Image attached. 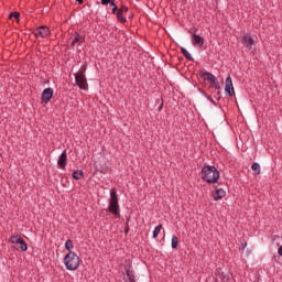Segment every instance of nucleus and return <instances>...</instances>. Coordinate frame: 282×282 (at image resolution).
I'll return each mask as SVG.
<instances>
[{
  "label": "nucleus",
  "instance_id": "nucleus-1",
  "mask_svg": "<svg viewBox=\"0 0 282 282\" xmlns=\"http://www.w3.org/2000/svg\"><path fill=\"white\" fill-rule=\"evenodd\" d=\"M202 181L207 184H217L219 182V170L215 165H205L200 171Z\"/></svg>",
  "mask_w": 282,
  "mask_h": 282
},
{
  "label": "nucleus",
  "instance_id": "nucleus-2",
  "mask_svg": "<svg viewBox=\"0 0 282 282\" xmlns=\"http://www.w3.org/2000/svg\"><path fill=\"white\" fill-rule=\"evenodd\" d=\"M108 213L115 217V219H120V203L118 198V191L116 187L110 189V199L108 204Z\"/></svg>",
  "mask_w": 282,
  "mask_h": 282
},
{
  "label": "nucleus",
  "instance_id": "nucleus-3",
  "mask_svg": "<svg viewBox=\"0 0 282 282\" xmlns=\"http://www.w3.org/2000/svg\"><path fill=\"white\" fill-rule=\"evenodd\" d=\"M87 72V64H83L79 70L75 74V82L79 89L83 91H87L89 89V84L87 83V76L85 73Z\"/></svg>",
  "mask_w": 282,
  "mask_h": 282
},
{
  "label": "nucleus",
  "instance_id": "nucleus-4",
  "mask_svg": "<svg viewBox=\"0 0 282 282\" xmlns=\"http://www.w3.org/2000/svg\"><path fill=\"white\" fill-rule=\"evenodd\" d=\"M64 265L66 267V270H78V267L80 265V258L76 252L69 251L65 257H64Z\"/></svg>",
  "mask_w": 282,
  "mask_h": 282
},
{
  "label": "nucleus",
  "instance_id": "nucleus-5",
  "mask_svg": "<svg viewBox=\"0 0 282 282\" xmlns=\"http://www.w3.org/2000/svg\"><path fill=\"white\" fill-rule=\"evenodd\" d=\"M200 78H204V80H208L209 85L214 87V89H221V86L219 85V80H217V77L213 75L210 72H200L199 74Z\"/></svg>",
  "mask_w": 282,
  "mask_h": 282
},
{
  "label": "nucleus",
  "instance_id": "nucleus-6",
  "mask_svg": "<svg viewBox=\"0 0 282 282\" xmlns=\"http://www.w3.org/2000/svg\"><path fill=\"white\" fill-rule=\"evenodd\" d=\"M33 34L36 39H47L52 31H50L47 25H41L34 29Z\"/></svg>",
  "mask_w": 282,
  "mask_h": 282
},
{
  "label": "nucleus",
  "instance_id": "nucleus-7",
  "mask_svg": "<svg viewBox=\"0 0 282 282\" xmlns=\"http://www.w3.org/2000/svg\"><path fill=\"white\" fill-rule=\"evenodd\" d=\"M84 41L85 36L80 35L78 32H75V34L68 40V43H70V48L74 50L76 45H83Z\"/></svg>",
  "mask_w": 282,
  "mask_h": 282
},
{
  "label": "nucleus",
  "instance_id": "nucleus-8",
  "mask_svg": "<svg viewBox=\"0 0 282 282\" xmlns=\"http://www.w3.org/2000/svg\"><path fill=\"white\" fill-rule=\"evenodd\" d=\"M54 97V89L45 88L41 96V105H47L50 100Z\"/></svg>",
  "mask_w": 282,
  "mask_h": 282
},
{
  "label": "nucleus",
  "instance_id": "nucleus-9",
  "mask_svg": "<svg viewBox=\"0 0 282 282\" xmlns=\"http://www.w3.org/2000/svg\"><path fill=\"white\" fill-rule=\"evenodd\" d=\"M225 91L228 96H235V87L232 86V77L230 75L225 80Z\"/></svg>",
  "mask_w": 282,
  "mask_h": 282
},
{
  "label": "nucleus",
  "instance_id": "nucleus-10",
  "mask_svg": "<svg viewBox=\"0 0 282 282\" xmlns=\"http://www.w3.org/2000/svg\"><path fill=\"white\" fill-rule=\"evenodd\" d=\"M124 272H126L127 279L123 278V280L126 282H135V273L133 272V270H131V263L124 267Z\"/></svg>",
  "mask_w": 282,
  "mask_h": 282
},
{
  "label": "nucleus",
  "instance_id": "nucleus-11",
  "mask_svg": "<svg viewBox=\"0 0 282 282\" xmlns=\"http://www.w3.org/2000/svg\"><path fill=\"white\" fill-rule=\"evenodd\" d=\"M57 166L65 171L67 166V150H64L57 160Z\"/></svg>",
  "mask_w": 282,
  "mask_h": 282
},
{
  "label": "nucleus",
  "instance_id": "nucleus-12",
  "mask_svg": "<svg viewBox=\"0 0 282 282\" xmlns=\"http://www.w3.org/2000/svg\"><path fill=\"white\" fill-rule=\"evenodd\" d=\"M129 12V8L121 6L117 12V20L119 23H127V18H124V13Z\"/></svg>",
  "mask_w": 282,
  "mask_h": 282
},
{
  "label": "nucleus",
  "instance_id": "nucleus-13",
  "mask_svg": "<svg viewBox=\"0 0 282 282\" xmlns=\"http://www.w3.org/2000/svg\"><path fill=\"white\" fill-rule=\"evenodd\" d=\"M192 44L195 47H204V37L197 35L196 33L192 34Z\"/></svg>",
  "mask_w": 282,
  "mask_h": 282
},
{
  "label": "nucleus",
  "instance_id": "nucleus-14",
  "mask_svg": "<svg viewBox=\"0 0 282 282\" xmlns=\"http://www.w3.org/2000/svg\"><path fill=\"white\" fill-rule=\"evenodd\" d=\"M242 43L248 50H252V45H254V37L250 34H246L242 36Z\"/></svg>",
  "mask_w": 282,
  "mask_h": 282
},
{
  "label": "nucleus",
  "instance_id": "nucleus-15",
  "mask_svg": "<svg viewBox=\"0 0 282 282\" xmlns=\"http://www.w3.org/2000/svg\"><path fill=\"white\" fill-rule=\"evenodd\" d=\"M219 278L221 280V282H231L234 279V275L231 272H220L219 273Z\"/></svg>",
  "mask_w": 282,
  "mask_h": 282
},
{
  "label": "nucleus",
  "instance_id": "nucleus-16",
  "mask_svg": "<svg viewBox=\"0 0 282 282\" xmlns=\"http://www.w3.org/2000/svg\"><path fill=\"white\" fill-rule=\"evenodd\" d=\"M226 197V191L224 188H218L215 191L214 199L215 202H218V199H224Z\"/></svg>",
  "mask_w": 282,
  "mask_h": 282
},
{
  "label": "nucleus",
  "instance_id": "nucleus-17",
  "mask_svg": "<svg viewBox=\"0 0 282 282\" xmlns=\"http://www.w3.org/2000/svg\"><path fill=\"white\" fill-rule=\"evenodd\" d=\"M22 239H23V238H21V236H20L19 234H13V235L10 237L9 241H10V243L20 245L21 241H22Z\"/></svg>",
  "mask_w": 282,
  "mask_h": 282
},
{
  "label": "nucleus",
  "instance_id": "nucleus-18",
  "mask_svg": "<svg viewBox=\"0 0 282 282\" xmlns=\"http://www.w3.org/2000/svg\"><path fill=\"white\" fill-rule=\"evenodd\" d=\"M73 180H83V177H85V173L83 172V170H76L73 172Z\"/></svg>",
  "mask_w": 282,
  "mask_h": 282
},
{
  "label": "nucleus",
  "instance_id": "nucleus-19",
  "mask_svg": "<svg viewBox=\"0 0 282 282\" xmlns=\"http://www.w3.org/2000/svg\"><path fill=\"white\" fill-rule=\"evenodd\" d=\"M181 52H182L183 56H185V58L187 61H191L192 63L195 62V58H193V55H191V53H188V51L186 48L181 47Z\"/></svg>",
  "mask_w": 282,
  "mask_h": 282
},
{
  "label": "nucleus",
  "instance_id": "nucleus-20",
  "mask_svg": "<svg viewBox=\"0 0 282 282\" xmlns=\"http://www.w3.org/2000/svg\"><path fill=\"white\" fill-rule=\"evenodd\" d=\"M251 170L254 171L256 175H261V165L259 163H252Z\"/></svg>",
  "mask_w": 282,
  "mask_h": 282
},
{
  "label": "nucleus",
  "instance_id": "nucleus-21",
  "mask_svg": "<svg viewBox=\"0 0 282 282\" xmlns=\"http://www.w3.org/2000/svg\"><path fill=\"white\" fill-rule=\"evenodd\" d=\"M19 248H17V250H21L22 252H28V242H25L24 239H22V241L19 243Z\"/></svg>",
  "mask_w": 282,
  "mask_h": 282
},
{
  "label": "nucleus",
  "instance_id": "nucleus-22",
  "mask_svg": "<svg viewBox=\"0 0 282 282\" xmlns=\"http://www.w3.org/2000/svg\"><path fill=\"white\" fill-rule=\"evenodd\" d=\"M65 249L68 250V252H72V250H74V241L72 239L66 240Z\"/></svg>",
  "mask_w": 282,
  "mask_h": 282
},
{
  "label": "nucleus",
  "instance_id": "nucleus-23",
  "mask_svg": "<svg viewBox=\"0 0 282 282\" xmlns=\"http://www.w3.org/2000/svg\"><path fill=\"white\" fill-rule=\"evenodd\" d=\"M160 232H162V224L158 225V226L154 228V231H153V239H158V235H160Z\"/></svg>",
  "mask_w": 282,
  "mask_h": 282
},
{
  "label": "nucleus",
  "instance_id": "nucleus-24",
  "mask_svg": "<svg viewBox=\"0 0 282 282\" xmlns=\"http://www.w3.org/2000/svg\"><path fill=\"white\" fill-rule=\"evenodd\" d=\"M178 243H180V238H177V236H173L172 237V248H173V250H176Z\"/></svg>",
  "mask_w": 282,
  "mask_h": 282
},
{
  "label": "nucleus",
  "instance_id": "nucleus-25",
  "mask_svg": "<svg viewBox=\"0 0 282 282\" xmlns=\"http://www.w3.org/2000/svg\"><path fill=\"white\" fill-rule=\"evenodd\" d=\"M20 17H21V13L17 12V11L15 12H11L9 14V19H15V21H19Z\"/></svg>",
  "mask_w": 282,
  "mask_h": 282
},
{
  "label": "nucleus",
  "instance_id": "nucleus-26",
  "mask_svg": "<svg viewBox=\"0 0 282 282\" xmlns=\"http://www.w3.org/2000/svg\"><path fill=\"white\" fill-rule=\"evenodd\" d=\"M120 9H118V6H115V7H112V14H118V11H119Z\"/></svg>",
  "mask_w": 282,
  "mask_h": 282
},
{
  "label": "nucleus",
  "instance_id": "nucleus-27",
  "mask_svg": "<svg viewBox=\"0 0 282 282\" xmlns=\"http://www.w3.org/2000/svg\"><path fill=\"white\" fill-rule=\"evenodd\" d=\"M111 3V0H101V6H109Z\"/></svg>",
  "mask_w": 282,
  "mask_h": 282
},
{
  "label": "nucleus",
  "instance_id": "nucleus-28",
  "mask_svg": "<svg viewBox=\"0 0 282 282\" xmlns=\"http://www.w3.org/2000/svg\"><path fill=\"white\" fill-rule=\"evenodd\" d=\"M109 4L112 7V8H116V2L113 0H110Z\"/></svg>",
  "mask_w": 282,
  "mask_h": 282
},
{
  "label": "nucleus",
  "instance_id": "nucleus-29",
  "mask_svg": "<svg viewBox=\"0 0 282 282\" xmlns=\"http://www.w3.org/2000/svg\"><path fill=\"white\" fill-rule=\"evenodd\" d=\"M207 100H210V102H212L213 105H215V100L213 99V97L207 96Z\"/></svg>",
  "mask_w": 282,
  "mask_h": 282
},
{
  "label": "nucleus",
  "instance_id": "nucleus-30",
  "mask_svg": "<svg viewBox=\"0 0 282 282\" xmlns=\"http://www.w3.org/2000/svg\"><path fill=\"white\" fill-rule=\"evenodd\" d=\"M162 109H164V101L161 102V105L159 107V111H162Z\"/></svg>",
  "mask_w": 282,
  "mask_h": 282
},
{
  "label": "nucleus",
  "instance_id": "nucleus-31",
  "mask_svg": "<svg viewBox=\"0 0 282 282\" xmlns=\"http://www.w3.org/2000/svg\"><path fill=\"white\" fill-rule=\"evenodd\" d=\"M217 100H221V91H217Z\"/></svg>",
  "mask_w": 282,
  "mask_h": 282
},
{
  "label": "nucleus",
  "instance_id": "nucleus-32",
  "mask_svg": "<svg viewBox=\"0 0 282 282\" xmlns=\"http://www.w3.org/2000/svg\"><path fill=\"white\" fill-rule=\"evenodd\" d=\"M129 230H130V229H129V225H127L126 228H124L126 235H129Z\"/></svg>",
  "mask_w": 282,
  "mask_h": 282
},
{
  "label": "nucleus",
  "instance_id": "nucleus-33",
  "mask_svg": "<svg viewBox=\"0 0 282 282\" xmlns=\"http://www.w3.org/2000/svg\"><path fill=\"white\" fill-rule=\"evenodd\" d=\"M278 253L282 257V246L278 249Z\"/></svg>",
  "mask_w": 282,
  "mask_h": 282
},
{
  "label": "nucleus",
  "instance_id": "nucleus-34",
  "mask_svg": "<svg viewBox=\"0 0 282 282\" xmlns=\"http://www.w3.org/2000/svg\"><path fill=\"white\" fill-rule=\"evenodd\" d=\"M76 2H77L79 6H83V3H84L83 0H76Z\"/></svg>",
  "mask_w": 282,
  "mask_h": 282
},
{
  "label": "nucleus",
  "instance_id": "nucleus-35",
  "mask_svg": "<svg viewBox=\"0 0 282 282\" xmlns=\"http://www.w3.org/2000/svg\"><path fill=\"white\" fill-rule=\"evenodd\" d=\"M247 246H248V242L242 243V250H246Z\"/></svg>",
  "mask_w": 282,
  "mask_h": 282
},
{
  "label": "nucleus",
  "instance_id": "nucleus-36",
  "mask_svg": "<svg viewBox=\"0 0 282 282\" xmlns=\"http://www.w3.org/2000/svg\"><path fill=\"white\" fill-rule=\"evenodd\" d=\"M156 102H160V99H156Z\"/></svg>",
  "mask_w": 282,
  "mask_h": 282
}]
</instances>
